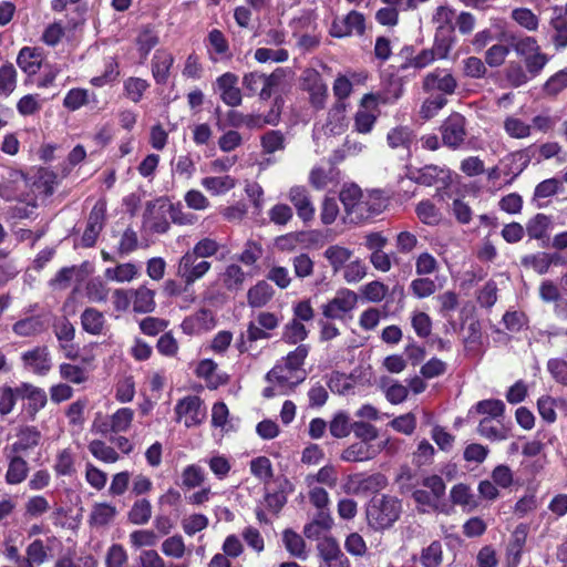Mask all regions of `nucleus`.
Masks as SVG:
<instances>
[{
	"instance_id": "1",
	"label": "nucleus",
	"mask_w": 567,
	"mask_h": 567,
	"mask_svg": "<svg viewBox=\"0 0 567 567\" xmlns=\"http://www.w3.org/2000/svg\"><path fill=\"white\" fill-rule=\"evenodd\" d=\"M339 199L343 205L346 218L354 224L379 215L384 208L383 200L377 193L364 194L355 184L344 185Z\"/></svg>"
},
{
	"instance_id": "2",
	"label": "nucleus",
	"mask_w": 567,
	"mask_h": 567,
	"mask_svg": "<svg viewBox=\"0 0 567 567\" xmlns=\"http://www.w3.org/2000/svg\"><path fill=\"white\" fill-rule=\"evenodd\" d=\"M401 512L402 504L398 497L391 495L377 496L368 505V523L374 529H385L399 519Z\"/></svg>"
},
{
	"instance_id": "3",
	"label": "nucleus",
	"mask_w": 567,
	"mask_h": 567,
	"mask_svg": "<svg viewBox=\"0 0 567 567\" xmlns=\"http://www.w3.org/2000/svg\"><path fill=\"white\" fill-rule=\"evenodd\" d=\"M282 78V69H277L270 74L252 71L243 76L241 83L247 95H258L261 101H267L271 97Z\"/></svg>"
},
{
	"instance_id": "4",
	"label": "nucleus",
	"mask_w": 567,
	"mask_h": 567,
	"mask_svg": "<svg viewBox=\"0 0 567 567\" xmlns=\"http://www.w3.org/2000/svg\"><path fill=\"white\" fill-rule=\"evenodd\" d=\"M212 269V262L204 260L192 251L187 250L176 264V277L181 279L186 288L192 287L196 281L204 278Z\"/></svg>"
},
{
	"instance_id": "5",
	"label": "nucleus",
	"mask_w": 567,
	"mask_h": 567,
	"mask_svg": "<svg viewBox=\"0 0 567 567\" xmlns=\"http://www.w3.org/2000/svg\"><path fill=\"white\" fill-rule=\"evenodd\" d=\"M466 118L457 112L450 114L441 124L440 133L444 146L458 150L467 136Z\"/></svg>"
},
{
	"instance_id": "6",
	"label": "nucleus",
	"mask_w": 567,
	"mask_h": 567,
	"mask_svg": "<svg viewBox=\"0 0 567 567\" xmlns=\"http://www.w3.org/2000/svg\"><path fill=\"white\" fill-rule=\"evenodd\" d=\"M358 303V295L347 288L339 289L334 297L321 306L326 319L343 320Z\"/></svg>"
},
{
	"instance_id": "7",
	"label": "nucleus",
	"mask_w": 567,
	"mask_h": 567,
	"mask_svg": "<svg viewBox=\"0 0 567 567\" xmlns=\"http://www.w3.org/2000/svg\"><path fill=\"white\" fill-rule=\"evenodd\" d=\"M306 373H297L281 361H279L267 374L266 380L270 384H277L280 388V394H287L298 384L303 382Z\"/></svg>"
},
{
	"instance_id": "8",
	"label": "nucleus",
	"mask_w": 567,
	"mask_h": 567,
	"mask_svg": "<svg viewBox=\"0 0 567 567\" xmlns=\"http://www.w3.org/2000/svg\"><path fill=\"white\" fill-rule=\"evenodd\" d=\"M177 421L184 420L187 427L196 426L203 422L206 412L202 406V400L196 395H188L179 400L175 406Z\"/></svg>"
},
{
	"instance_id": "9",
	"label": "nucleus",
	"mask_w": 567,
	"mask_h": 567,
	"mask_svg": "<svg viewBox=\"0 0 567 567\" xmlns=\"http://www.w3.org/2000/svg\"><path fill=\"white\" fill-rule=\"evenodd\" d=\"M287 198L293 205L298 217L303 223L313 220L316 208L310 192L306 186L295 185L290 187L287 193Z\"/></svg>"
},
{
	"instance_id": "10",
	"label": "nucleus",
	"mask_w": 567,
	"mask_h": 567,
	"mask_svg": "<svg viewBox=\"0 0 567 567\" xmlns=\"http://www.w3.org/2000/svg\"><path fill=\"white\" fill-rule=\"evenodd\" d=\"M320 557L319 567H351V563L341 550L337 540L326 537L318 544Z\"/></svg>"
},
{
	"instance_id": "11",
	"label": "nucleus",
	"mask_w": 567,
	"mask_h": 567,
	"mask_svg": "<svg viewBox=\"0 0 567 567\" xmlns=\"http://www.w3.org/2000/svg\"><path fill=\"white\" fill-rule=\"evenodd\" d=\"M364 17L358 11H350L341 19H334L330 29V33L336 38H343L355 34H363L365 29Z\"/></svg>"
},
{
	"instance_id": "12",
	"label": "nucleus",
	"mask_w": 567,
	"mask_h": 567,
	"mask_svg": "<svg viewBox=\"0 0 567 567\" xmlns=\"http://www.w3.org/2000/svg\"><path fill=\"white\" fill-rule=\"evenodd\" d=\"M216 86L221 101L231 107L239 106L243 102V94L238 87V76L235 73L226 72L216 79Z\"/></svg>"
},
{
	"instance_id": "13",
	"label": "nucleus",
	"mask_w": 567,
	"mask_h": 567,
	"mask_svg": "<svg viewBox=\"0 0 567 567\" xmlns=\"http://www.w3.org/2000/svg\"><path fill=\"white\" fill-rule=\"evenodd\" d=\"M18 394L20 395V400L27 401L24 409L28 415L32 419L45 406L48 402L45 391L32 383L22 382L19 384Z\"/></svg>"
},
{
	"instance_id": "14",
	"label": "nucleus",
	"mask_w": 567,
	"mask_h": 567,
	"mask_svg": "<svg viewBox=\"0 0 567 567\" xmlns=\"http://www.w3.org/2000/svg\"><path fill=\"white\" fill-rule=\"evenodd\" d=\"M24 368L38 375H45L52 368L51 355L48 347H35L22 354Z\"/></svg>"
},
{
	"instance_id": "15",
	"label": "nucleus",
	"mask_w": 567,
	"mask_h": 567,
	"mask_svg": "<svg viewBox=\"0 0 567 567\" xmlns=\"http://www.w3.org/2000/svg\"><path fill=\"white\" fill-rule=\"evenodd\" d=\"M457 86L454 76L444 69H435L427 73L423 79V89L426 92H442L444 94H453Z\"/></svg>"
},
{
	"instance_id": "16",
	"label": "nucleus",
	"mask_w": 567,
	"mask_h": 567,
	"mask_svg": "<svg viewBox=\"0 0 567 567\" xmlns=\"http://www.w3.org/2000/svg\"><path fill=\"white\" fill-rule=\"evenodd\" d=\"M105 204L97 202L87 218L86 228L82 236V245L84 247H92L96 243V239L103 228L105 219Z\"/></svg>"
},
{
	"instance_id": "17",
	"label": "nucleus",
	"mask_w": 567,
	"mask_h": 567,
	"mask_svg": "<svg viewBox=\"0 0 567 567\" xmlns=\"http://www.w3.org/2000/svg\"><path fill=\"white\" fill-rule=\"evenodd\" d=\"M305 89L309 93V102L316 110H322L328 99V86L316 71H309L305 78Z\"/></svg>"
},
{
	"instance_id": "18",
	"label": "nucleus",
	"mask_w": 567,
	"mask_h": 567,
	"mask_svg": "<svg viewBox=\"0 0 567 567\" xmlns=\"http://www.w3.org/2000/svg\"><path fill=\"white\" fill-rule=\"evenodd\" d=\"M547 32L556 51L567 48V14H563V9L555 8Z\"/></svg>"
},
{
	"instance_id": "19",
	"label": "nucleus",
	"mask_w": 567,
	"mask_h": 567,
	"mask_svg": "<svg viewBox=\"0 0 567 567\" xmlns=\"http://www.w3.org/2000/svg\"><path fill=\"white\" fill-rule=\"evenodd\" d=\"M3 454L8 460V470L6 473V482L9 485L22 483L29 473V465L24 458L18 453L3 449Z\"/></svg>"
},
{
	"instance_id": "20",
	"label": "nucleus",
	"mask_w": 567,
	"mask_h": 567,
	"mask_svg": "<svg viewBox=\"0 0 567 567\" xmlns=\"http://www.w3.org/2000/svg\"><path fill=\"white\" fill-rule=\"evenodd\" d=\"M413 179L417 184L424 186H445L449 183L450 174L449 171L443 167L436 165H426L414 173Z\"/></svg>"
},
{
	"instance_id": "21",
	"label": "nucleus",
	"mask_w": 567,
	"mask_h": 567,
	"mask_svg": "<svg viewBox=\"0 0 567 567\" xmlns=\"http://www.w3.org/2000/svg\"><path fill=\"white\" fill-rule=\"evenodd\" d=\"M174 61L171 52L163 49L155 51L152 59V75L157 84L167 83Z\"/></svg>"
},
{
	"instance_id": "22",
	"label": "nucleus",
	"mask_w": 567,
	"mask_h": 567,
	"mask_svg": "<svg viewBox=\"0 0 567 567\" xmlns=\"http://www.w3.org/2000/svg\"><path fill=\"white\" fill-rule=\"evenodd\" d=\"M351 483L355 484L353 488L349 487L348 492L354 494L367 492H379L386 487L388 478L381 473H374L369 476L355 475L351 478Z\"/></svg>"
},
{
	"instance_id": "23",
	"label": "nucleus",
	"mask_w": 567,
	"mask_h": 567,
	"mask_svg": "<svg viewBox=\"0 0 567 567\" xmlns=\"http://www.w3.org/2000/svg\"><path fill=\"white\" fill-rule=\"evenodd\" d=\"M17 437L18 440L12 445L6 446L4 449L20 454L38 446L41 440V433L34 426H22Z\"/></svg>"
},
{
	"instance_id": "24",
	"label": "nucleus",
	"mask_w": 567,
	"mask_h": 567,
	"mask_svg": "<svg viewBox=\"0 0 567 567\" xmlns=\"http://www.w3.org/2000/svg\"><path fill=\"white\" fill-rule=\"evenodd\" d=\"M275 296V290L267 280H259L247 291V303L251 308L265 307Z\"/></svg>"
},
{
	"instance_id": "25",
	"label": "nucleus",
	"mask_w": 567,
	"mask_h": 567,
	"mask_svg": "<svg viewBox=\"0 0 567 567\" xmlns=\"http://www.w3.org/2000/svg\"><path fill=\"white\" fill-rule=\"evenodd\" d=\"M131 293L133 311L137 313H148L154 311L156 307L154 290L142 285L136 289H131Z\"/></svg>"
},
{
	"instance_id": "26",
	"label": "nucleus",
	"mask_w": 567,
	"mask_h": 567,
	"mask_svg": "<svg viewBox=\"0 0 567 567\" xmlns=\"http://www.w3.org/2000/svg\"><path fill=\"white\" fill-rule=\"evenodd\" d=\"M333 518L330 511H318L313 519L303 527V534L309 539H318L323 533L331 529Z\"/></svg>"
},
{
	"instance_id": "27",
	"label": "nucleus",
	"mask_w": 567,
	"mask_h": 567,
	"mask_svg": "<svg viewBox=\"0 0 567 567\" xmlns=\"http://www.w3.org/2000/svg\"><path fill=\"white\" fill-rule=\"evenodd\" d=\"M43 62L42 53L37 48L24 47L20 50L17 63L29 75L35 74Z\"/></svg>"
},
{
	"instance_id": "28",
	"label": "nucleus",
	"mask_w": 567,
	"mask_h": 567,
	"mask_svg": "<svg viewBox=\"0 0 567 567\" xmlns=\"http://www.w3.org/2000/svg\"><path fill=\"white\" fill-rule=\"evenodd\" d=\"M414 140L413 130L404 125L395 126L386 134L388 145L393 150L402 148L409 152Z\"/></svg>"
},
{
	"instance_id": "29",
	"label": "nucleus",
	"mask_w": 567,
	"mask_h": 567,
	"mask_svg": "<svg viewBox=\"0 0 567 567\" xmlns=\"http://www.w3.org/2000/svg\"><path fill=\"white\" fill-rule=\"evenodd\" d=\"M220 279L226 290L236 292L243 289L246 280V272L239 265L230 264L226 266L224 271L220 274Z\"/></svg>"
},
{
	"instance_id": "30",
	"label": "nucleus",
	"mask_w": 567,
	"mask_h": 567,
	"mask_svg": "<svg viewBox=\"0 0 567 567\" xmlns=\"http://www.w3.org/2000/svg\"><path fill=\"white\" fill-rule=\"evenodd\" d=\"M202 186L214 196H219L231 190L237 181L230 175L208 176L202 179Z\"/></svg>"
},
{
	"instance_id": "31",
	"label": "nucleus",
	"mask_w": 567,
	"mask_h": 567,
	"mask_svg": "<svg viewBox=\"0 0 567 567\" xmlns=\"http://www.w3.org/2000/svg\"><path fill=\"white\" fill-rule=\"evenodd\" d=\"M477 432L489 441H504L508 437V429H506L499 420L489 417L481 420Z\"/></svg>"
},
{
	"instance_id": "32",
	"label": "nucleus",
	"mask_w": 567,
	"mask_h": 567,
	"mask_svg": "<svg viewBox=\"0 0 567 567\" xmlns=\"http://www.w3.org/2000/svg\"><path fill=\"white\" fill-rule=\"evenodd\" d=\"M218 365L210 359L202 360L196 369L197 377L207 382V386L216 389L226 383L227 378L217 373Z\"/></svg>"
},
{
	"instance_id": "33",
	"label": "nucleus",
	"mask_w": 567,
	"mask_h": 567,
	"mask_svg": "<svg viewBox=\"0 0 567 567\" xmlns=\"http://www.w3.org/2000/svg\"><path fill=\"white\" fill-rule=\"evenodd\" d=\"M81 324L90 334H102L105 327L104 315L95 308H86L81 315Z\"/></svg>"
},
{
	"instance_id": "34",
	"label": "nucleus",
	"mask_w": 567,
	"mask_h": 567,
	"mask_svg": "<svg viewBox=\"0 0 567 567\" xmlns=\"http://www.w3.org/2000/svg\"><path fill=\"white\" fill-rule=\"evenodd\" d=\"M45 330L43 320L38 316L18 320L12 326V331L19 337H35Z\"/></svg>"
},
{
	"instance_id": "35",
	"label": "nucleus",
	"mask_w": 567,
	"mask_h": 567,
	"mask_svg": "<svg viewBox=\"0 0 567 567\" xmlns=\"http://www.w3.org/2000/svg\"><path fill=\"white\" fill-rule=\"evenodd\" d=\"M140 275V268L133 262L118 264L116 267L106 268L104 276L110 281L130 282Z\"/></svg>"
},
{
	"instance_id": "36",
	"label": "nucleus",
	"mask_w": 567,
	"mask_h": 567,
	"mask_svg": "<svg viewBox=\"0 0 567 567\" xmlns=\"http://www.w3.org/2000/svg\"><path fill=\"white\" fill-rule=\"evenodd\" d=\"M450 497L454 505L462 506L470 511L475 509L478 506V502L471 487L463 483L456 484L452 487Z\"/></svg>"
},
{
	"instance_id": "37",
	"label": "nucleus",
	"mask_w": 567,
	"mask_h": 567,
	"mask_svg": "<svg viewBox=\"0 0 567 567\" xmlns=\"http://www.w3.org/2000/svg\"><path fill=\"white\" fill-rule=\"evenodd\" d=\"M353 251L347 247L340 245L329 246L323 256L332 267L333 271L337 272L343 268L348 261L352 258Z\"/></svg>"
},
{
	"instance_id": "38",
	"label": "nucleus",
	"mask_w": 567,
	"mask_h": 567,
	"mask_svg": "<svg viewBox=\"0 0 567 567\" xmlns=\"http://www.w3.org/2000/svg\"><path fill=\"white\" fill-rule=\"evenodd\" d=\"M377 451L363 442H357L348 446L341 453V460L344 462H363L373 458Z\"/></svg>"
},
{
	"instance_id": "39",
	"label": "nucleus",
	"mask_w": 567,
	"mask_h": 567,
	"mask_svg": "<svg viewBox=\"0 0 567 567\" xmlns=\"http://www.w3.org/2000/svg\"><path fill=\"white\" fill-rule=\"evenodd\" d=\"M115 506L107 503H97L93 506L90 514V524L94 527H103L109 525L116 516Z\"/></svg>"
},
{
	"instance_id": "40",
	"label": "nucleus",
	"mask_w": 567,
	"mask_h": 567,
	"mask_svg": "<svg viewBox=\"0 0 567 567\" xmlns=\"http://www.w3.org/2000/svg\"><path fill=\"white\" fill-rule=\"evenodd\" d=\"M503 127L505 133L512 138L523 140L532 135V125L515 115L506 116Z\"/></svg>"
},
{
	"instance_id": "41",
	"label": "nucleus",
	"mask_w": 567,
	"mask_h": 567,
	"mask_svg": "<svg viewBox=\"0 0 567 567\" xmlns=\"http://www.w3.org/2000/svg\"><path fill=\"white\" fill-rule=\"evenodd\" d=\"M156 209L161 215H168L174 223L181 225L192 224V219L188 218L182 210L176 209L171 203L164 199H158L153 204H148L147 212L153 214V210Z\"/></svg>"
},
{
	"instance_id": "42",
	"label": "nucleus",
	"mask_w": 567,
	"mask_h": 567,
	"mask_svg": "<svg viewBox=\"0 0 567 567\" xmlns=\"http://www.w3.org/2000/svg\"><path fill=\"white\" fill-rule=\"evenodd\" d=\"M151 517L152 505L146 498L135 501L127 513L128 520L134 525H145Z\"/></svg>"
},
{
	"instance_id": "43",
	"label": "nucleus",
	"mask_w": 567,
	"mask_h": 567,
	"mask_svg": "<svg viewBox=\"0 0 567 567\" xmlns=\"http://www.w3.org/2000/svg\"><path fill=\"white\" fill-rule=\"evenodd\" d=\"M90 453L99 461L104 463H115L120 460L118 453L112 446L102 440H93L89 443Z\"/></svg>"
},
{
	"instance_id": "44",
	"label": "nucleus",
	"mask_w": 567,
	"mask_h": 567,
	"mask_svg": "<svg viewBox=\"0 0 567 567\" xmlns=\"http://www.w3.org/2000/svg\"><path fill=\"white\" fill-rule=\"evenodd\" d=\"M506 40L511 41V45L516 54L524 59L540 51L537 40L533 37L515 38L513 35H508L506 37Z\"/></svg>"
},
{
	"instance_id": "45",
	"label": "nucleus",
	"mask_w": 567,
	"mask_h": 567,
	"mask_svg": "<svg viewBox=\"0 0 567 567\" xmlns=\"http://www.w3.org/2000/svg\"><path fill=\"white\" fill-rule=\"evenodd\" d=\"M134 419V411L130 408H121L110 416V430L112 433H121L130 430Z\"/></svg>"
},
{
	"instance_id": "46",
	"label": "nucleus",
	"mask_w": 567,
	"mask_h": 567,
	"mask_svg": "<svg viewBox=\"0 0 567 567\" xmlns=\"http://www.w3.org/2000/svg\"><path fill=\"white\" fill-rule=\"evenodd\" d=\"M91 97L95 100V94H90L85 89H72L64 96L63 106L70 111H76L89 104Z\"/></svg>"
},
{
	"instance_id": "47",
	"label": "nucleus",
	"mask_w": 567,
	"mask_h": 567,
	"mask_svg": "<svg viewBox=\"0 0 567 567\" xmlns=\"http://www.w3.org/2000/svg\"><path fill=\"white\" fill-rule=\"evenodd\" d=\"M442 560L443 549L442 544L439 540L432 542L421 551L420 561L423 567H440Z\"/></svg>"
},
{
	"instance_id": "48",
	"label": "nucleus",
	"mask_w": 567,
	"mask_h": 567,
	"mask_svg": "<svg viewBox=\"0 0 567 567\" xmlns=\"http://www.w3.org/2000/svg\"><path fill=\"white\" fill-rule=\"evenodd\" d=\"M417 218L425 225L435 226L441 221V213L430 200H422L416 205Z\"/></svg>"
},
{
	"instance_id": "49",
	"label": "nucleus",
	"mask_w": 567,
	"mask_h": 567,
	"mask_svg": "<svg viewBox=\"0 0 567 567\" xmlns=\"http://www.w3.org/2000/svg\"><path fill=\"white\" fill-rule=\"evenodd\" d=\"M150 87V83L141 78L131 76L124 81V94L134 103H138L144 92Z\"/></svg>"
},
{
	"instance_id": "50",
	"label": "nucleus",
	"mask_w": 567,
	"mask_h": 567,
	"mask_svg": "<svg viewBox=\"0 0 567 567\" xmlns=\"http://www.w3.org/2000/svg\"><path fill=\"white\" fill-rule=\"evenodd\" d=\"M161 550L166 557L181 559L186 554V545L181 535H173L163 540Z\"/></svg>"
},
{
	"instance_id": "51",
	"label": "nucleus",
	"mask_w": 567,
	"mask_h": 567,
	"mask_svg": "<svg viewBox=\"0 0 567 567\" xmlns=\"http://www.w3.org/2000/svg\"><path fill=\"white\" fill-rule=\"evenodd\" d=\"M309 350L310 347L308 344H299L293 351H290L280 361L297 373H306L305 370H302V365L309 354Z\"/></svg>"
},
{
	"instance_id": "52",
	"label": "nucleus",
	"mask_w": 567,
	"mask_h": 567,
	"mask_svg": "<svg viewBox=\"0 0 567 567\" xmlns=\"http://www.w3.org/2000/svg\"><path fill=\"white\" fill-rule=\"evenodd\" d=\"M285 135L281 131L271 130L260 137V144L265 154H272L285 150Z\"/></svg>"
},
{
	"instance_id": "53",
	"label": "nucleus",
	"mask_w": 567,
	"mask_h": 567,
	"mask_svg": "<svg viewBox=\"0 0 567 567\" xmlns=\"http://www.w3.org/2000/svg\"><path fill=\"white\" fill-rule=\"evenodd\" d=\"M329 431L336 439L347 437L352 431V424H350L349 415L343 411L336 413L330 421Z\"/></svg>"
},
{
	"instance_id": "54",
	"label": "nucleus",
	"mask_w": 567,
	"mask_h": 567,
	"mask_svg": "<svg viewBox=\"0 0 567 567\" xmlns=\"http://www.w3.org/2000/svg\"><path fill=\"white\" fill-rule=\"evenodd\" d=\"M220 248L221 245L216 239L204 237L199 239L189 251L206 260L207 258L216 256Z\"/></svg>"
},
{
	"instance_id": "55",
	"label": "nucleus",
	"mask_w": 567,
	"mask_h": 567,
	"mask_svg": "<svg viewBox=\"0 0 567 567\" xmlns=\"http://www.w3.org/2000/svg\"><path fill=\"white\" fill-rule=\"evenodd\" d=\"M282 539L286 549L292 556L298 558H306V543L299 534L288 529L284 532Z\"/></svg>"
},
{
	"instance_id": "56",
	"label": "nucleus",
	"mask_w": 567,
	"mask_h": 567,
	"mask_svg": "<svg viewBox=\"0 0 567 567\" xmlns=\"http://www.w3.org/2000/svg\"><path fill=\"white\" fill-rule=\"evenodd\" d=\"M306 480L309 486L316 482L332 488L337 485L338 472L333 465H326L321 467L316 474L308 475Z\"/></svg>"
},
{
	"instance_id": "57",
	"label": "nucleus",
	"mask_w": 567,
	"mask_h": 567,
	"mask_svg": "<svg viewBox=\"0 0 567 567\" xmlns=\"http://www.w3.org/2000/svg\"><path fill=\"white\" fill-rule=\"evenodd\" d=\"M410 290L417 299H424L436 291V285L432 279L425 276H419L411 281Z\"/></svg>"
},
{
	"instance_id": "58",
	"label": "nucleus",
	"mask_w": 567,
	"mask_h": 567,
	"mask_svg": "<svg viewBox=\"0 0 567 567\" xmlns=\"http://www.w3.org/2000/svg\"><path fill=\"white\" fill-rule=\"evenodd\" d=\"M512 19L528 31H536L539 25L538 17L527 8H517L512 11Z\"/></svg>"
},
{
	"instance_id": "59",
	"label": "nucleus",
	"mask_w": 567,
	"mask_h": 567,
	"mask_svg": "<svg viewBox=\"0 0 567 567\" xmlns=\"http://www.w3.org/2000/svg\"><path fill=\"white\" fill-rule=\"evenodd\" d=\"M522 265L530 268L539 275L548 272V252L539 251L536 254L526 255L520 260Z\"/></svg>"
},
{
	"instance_id": "60",
	"label": "nucleus",
	"mask_w": 567,
	"mask_h": 567,
	"mask_svg": "<svg viewBox=\"0 0 567 567\" xmlns=\"http://www.w3.org/2000/svg\"><path fill=\"white\" fill-rule=\"evenodd\" d=\"M563 403L564 402L561 400L554 399L549 395H544V396L539 398L537 401V408H538L539 415L547 423H554L557 417L556 408Z\"/></svg>"
},
{
	"instance_id": "61",
	"label": "nucleus",
	"mask_w": 567,
	"mask_h": 567,
	"mask_svg": "<svg viewBox=\"0 0 567 567\" xmlns=\"http://www.w3.org/2000/svg\"><path fill=\"white\" fill-rule=\"evenodd\" d=\"M440 268L437 259L430 252H421L415 258V272L417 276H430Z\"/></svg>"
},
{
	"instance_id": "62",
	"label": "nucleus",
	"mask_w": 567,
	"mask_h": 567,
	"mask_svg": "<svg viewBox=\"0 0 567 567\" xmlns=\"http://www.w3.org/2000/svg\"><path fill=\"white\" fill-rule=\"evenodd\" d=\"M550 220L544 214H537L526 225V231L532 239H542L549 227Z\"/></svg>"
},
{
	"instance_id": "63",
	"label": "nucleus",
	"mask_w": 567,
	"mask_h": 567,
	"mask_svg": "<svg viewBox=\"0 0 567 567\" xmlns=\"http://www.w3.org/2000/svg\"><path fill=\"white\" fill-rule=\"evenodd\" d=\"M389 292V287L379 280L368 282L361 288L362 296L370 302L382 301Z\"/></svg>"
},
{
	"instance_id": "64",
	"label": "nucleus",
	"mask_w": 567,
	"mask_h": 567,
	"mask_svg": "<svg viewBox=\"0 0 567 567\" xmlns=\"http://www.w3.org/2000/svg\"><path fill=\"white\" fill-rule=\"evenodd\" d=\"M308 337V330L305 324L297 320L292 319L286 327L284 331V340L288 343L296 344L300 341H303Z\"/></svg>"
}]
</instances>
